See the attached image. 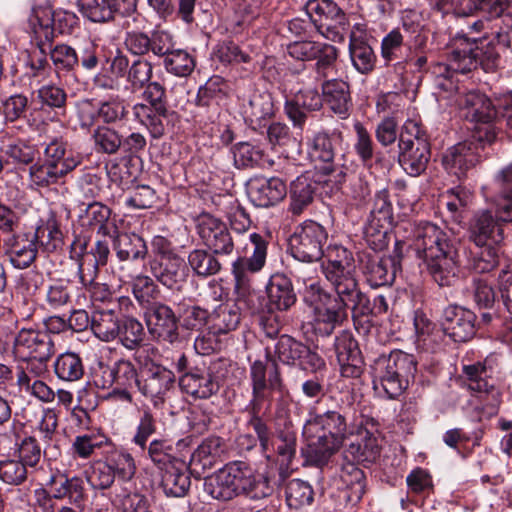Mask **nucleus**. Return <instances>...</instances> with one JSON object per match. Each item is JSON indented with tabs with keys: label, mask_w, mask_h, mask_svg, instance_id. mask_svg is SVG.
Returning a JSON list of instances; mask_svg holds the SVG:
<instances>
[{
	"label": "nucleus",
	"mask_w": 512,
	"mask_h": 512,
	"mask_svg": "<svg viewBox=\"0 0 512 512\" xmlns=\"http://www.w3.org/2000/svg\"><path fill=\"white\" fill-rule=\"evenodd\" d=\"M322 262V272L335 295L323 288L320 281L309 268L296 272V281L303 285L300 291L303 302L312 310L311 326L313 333L320 337H329L336 327L348 319V310L353 318L371 314L368 296L362 292L353 272L352 252L343 246H330Z\"/></svg>",
	"instance_id": "obj_1"
},
{
	"label": "nucleus",
	"mask_w": 512,
	"mask_h": 512,
	"mask_svg": "<svg viewBox=\"0 0 512 512\" xmlns=\"http://www.w3.org/2000/svg\"><path fill=\"white\" fill-rule=\"evenodd\" d=\"M511 38L507 32H497L491 38L470 39L459 37L446 64H438L435 68L437 86L451 92L457 89L452 78L455 73L466 74L479 65L485 70H493L499 61L500 54L510 49Z\"/></svg>",
	"instance_id": "obj_2"
},
{
	"label": "nucleus",
	"mask_w": 512,
	"mask_h": 512,
	"mask_svg": "<svg viewBox=\"0 0 512 512\" xmlns=\"http://www.w3.org/2000/svg\"><path fill=\"white\" fill-rule=\"evenodd\" d=\"M413 248L440 287H451L457 282L459 255L449 232L430 222L420 223L414 230Z\"/></svg>",
	"instance_id": "obj_3"
},
{
	"label": "nucleus",
	"mask_w": 512,
	"mask_h": 512,
	"mask_svg": "<svg viewBox=\"0 0 512 512\" xmlns=\"http://www.w3.org/2000/svg\"><path fill=\"white\" fill-rule=\"evenodd\" d=\"M273 490L269 477L256 472L244 461L229 462L204 481V491L219 501H230L240 495L263 499Z\"/></svg>",
	"instance_id": "obj_4"
},
{
	"label": "nucleus",
	"mask_w": 512,
	"mask_h": 512,
	"mask_svg": "<svg viewBox=\"0 0 512 512\" xmlns=\"http://www.w3.org/2000/svg\"><path fill=\"white\" fill-rule=\"evenodd\" d=\"M347 411L328 410L311 414L305 422L303 435L307 439V460L315 466L325 465L339 451L348 436Z\"/></svg>",
	"instance_id": "obj_5"
},
{
	"label": "nucleus",
	"mask_w": 512,
	"mask_h": 512,
	"mask_svg": "<svg viewBox=\"0 0 512 512\" xmlns=\"http://www.w3.org/2000/svg\"><path fill=\"white\" fill-rule=\"evenodd\" d=\"M498 185L495 209L475 214L469 227V239L476 246L498 245L503 239V224L512 221V163L496 176Z\"/></svg>",
	"instance_id": "obj_6"
},
{
	"label": "nucleus",
	"mask_w": 512,
	"mask_h": 512,
	"mask_svg": "<svg viewBox=\"0 0 512 512\" xmlns=\"http://www.w3.org/2000/svg\"><path fill=\"white\" fill-rule=\"evenodd\" d=\"M341 142V133L319 131L308 142V155L315 169L328 181L339 185L345 182L349 167L345 155L337 157V146Z\"/></svg>",
	"instance_id": "obj_7"
},
{
	"label": "nucleus",
	"mask_w": 512,
	"mask_h": 512,
	"mask_svg": "<svg viewBox=\"0 0 512 512\" xmlns=\"http://www.w3.org/2000/svg\"><path fill=\"white\" fill-rule=\"evenodd\" d=\"M398 148V162L407 174L416 177L426 171L431 159V147L419 123L406 121L399 136Z\"/></svg>",
	"instance_id": "obj_8"
},
{
	"label": "nucleus",
	"mask_w": 512,
	"mask_h": 512,
	"mask_svg": "<svg viewBox=\"0 0 512 512\" xmlns=\"http://www.w3.org/2000/svg\"><path fill=\"white\" fill-rule=\"evenodd\" d=\"M134 360L140 370L138 391L150 399L154 407H159L165 402L167 393L174 387V373L154 362L144 351H137Z\"/></svg>",
	"instance_id": "obj_9"
},
{
	"label": "nucleus",
	"mask_w": 512,
	"mask_h": 512,
	"mask_svg": "<svg viewBox=\"0 0 512 512\" xmlns=\"http://www.w3.org/2000/svg\"><path fill=\"white\" fill-rule=\"evenodd\" d=\"M304 10L306 16L313 21L317 33L334 42L344 39V33L348 26L347 18L334 1L308 0Z\"/></svg>",
	"instance_id": "obj_10"
},
{
	"label": "nucleus",
	"mask_w": 512,
	"mask_h": 512,
	"mask_svg": "<svg viewBox=\"0 0 512 512\" xmlns=\"http://www.w3.org/2000/svg\"><path fill=\"white\" fill-rule=\"evenodd\" d=\"M287 52L296 60H316L314 71L318 81L328 78L335 70L338 50L333 45L309 40L295 41L287 46Z\"/></svg>",
	"instance_id": "obj_11"
},
{
	"label": "nucleus",
	"mask_w": 512,
	"mask_h": 512,
	"mask_svg": "<svg viewBox=\"0 0 512 512\" xmlns=\"http://www.w3.org/2000/svg\"><path fill=\"white\" fill-rule=\"evenodd\" d=\"M327 233L323 226L314 221H305L289 238V247L294 258L303 262L320 260Z\"/></svg>",
	"instance_id": "obj_12"
},
{
	"label": "nucleus",
	"mask_w": 512,
	"mask_h": 512,
	"mask_svg": "<svg viewBox=\"0 0 512 512\" xmlns=\"http://www.w3.org/2000/svg\"><path fill=\"white\" fill-rule=\"evenodd\" d=\"M274 356L285 365L298 366L311 372H318L326 366L317 352L287 334L281 335L275 343Z\"/></svg>",
	"instance_id": "obj_13"
},
{
	"label": "nucleus",
	"mask_w": 512,
	"mask_h": 512,
	"mask_svg": "<svg viewBox=\"0 0 512 512\" xmlns=\"http://www.w3.org/2000/svg\"><path fill=\"white\" fill-rule=\"evenodd\" d=\"M76 24L73 13L66 11L41 10L32 21V30L36 46L45 53V46H50L56 34L70 33Z\"/></svg>",
	"instance_id": "obj_14"
},
{
	"label": "nucleus",
	"mask_w": 512,
	"mask_h": 512,
	"mask_svg": "<svg viewBox=\"0 0 512 512\" xmlns=\"http://www.w3.org/2000/svg\"><path fill=\"white\" fill-rule=\"evenodd\" d=\"M196 231L208 250L220 256L231 255L234 241L227 225L209 213L200 214L196 220Z\"/></svg>",
	"instance_id": "obj_15"
},
{
	"label": "nucleus",
	"mask_w": 512,
	"mask_h": 512,
	"mask_svg": "<svg viewBox=\"0 0 512 512\" xmlns=\"http://www.w3.org/2000/svg\"><path fill=\"white\" fill-rule=\"evenodd\" d=\"M12 352L17 360L50 359L54 342L46 331L24 327L14 337Z\"/></svg>",
	"instance_id": "obj_16"
},
{
	"label": "nucleus",
	"mask_w": 512,
	"mask_h": 512,
	"mask_svg": "<svg viewBox=\"0 0 512 512\" xmlns=\"http://www.w3.org/2000/svg\"><path fill=\"white\" fill-rule=\"evenodd\" d=\"M274 389L252 390V397L245 408L248 414L247 427L258 436L262 451L269 449L272 430L265 416L270 413Z\"/></svg>",
	"instance_id": "obj_17"
},
{
	"label": "nucleus",
	"mask_w": 512,
	"mask_h": 512,
	"mask_svg": "<svg viewBox=\"0 0 512 512\" xmlns=\"http://www.w3.org/2000/svg\"><path fill=\"white\" fill-rule=\"evenodd\" d=\"M442 332L457 343H465L476 334V315L459 305L444 308L439 320Z\"/></svg>",
	"instance_id": "obj_18"
},
{
	"label": "nucleus",
	"mask_w": 512,
	"mask_h": 512,
	"mask_svg": "<svg viewBox=\"0 0 512 512\" xmlns=\"http://www.w3.org/2000/svg\"><path fill=\"white\" fill-rule=\"evenodd\" d=\"M145 317L150 334L157 340L174 343L179 339V319L170 306L160 302L149 303Z\"/></svg>",
	"instance_id": "obj_19"
},
{
	"label": "nucleus",
	"mask_w": 512,
	"mask_h": 512,
	"mask_svg": "<svg viewBox=\"0 0 512 512\" xmlns=\"http://www.w3.org/2000/svg\"><path fill=\"white\" fill-rule=\"evenodd\" d=\"M481 158L478 145L474 141H464L449 147L443 153L442 165L449 174L462 179L480 163Z\"/></svg>",
	"instance_id": "obj_20"
},
{
	"label": "nucleus",
	"mask_w": 512,
	"mask_h": 512,
	"mask_svg": "<svg viewBox=\"0 0 512 512\" xmlns=\"http://www.w3.org/2000/svg\"><path fill=\"white\" fill-rule=\"evenodd\" d=\"M286 194V184L278 177H254L248 183L249 198L257 207L274 206L281 202Z\"/></svg>",
	"instance_id": "obj_21"
},
{
	"label": "nucleus",
	"mask_w": 512,
	"mask_h": 512,
	"mask_svg": "<svg viewBox=\"0 0 512 512\" xmlns=\"http://www.w3.org/2000/svg\"><path fill=\"white\" fill-rule=\"evenodd\" d=\"M49 484L52 495L50 496L43 491V499H39V504L42 507H45L46 503L51 502L52 498L56 500L68 498L69 502L76 506L81 505L86 498L84 481L79 476L69 477L67 474L53 475L50 478Z\"/></svg>",
	"instance_id": "obj_22"
},
{
	"label": "nucleus",
	"mask_w": 512,
	"mask_h": 512,
	"mask_svg": "<svg viewBox=\"0 0 512 512\" xmlns=\"http://www.w3.org/2000/svg\"><path fill=\"white\" fill-rule=\"evenodd\" d=\"M150 269L152 275L169 289L179 290L188 276L187 267L178 255L156 257Z\"/></svg>",
	"instance_id": "obj_23"
},
{
	"label": "nucleus",
	"mask_w": 512,
	"mask_h": 512,
	"mask_svg": "<svg viewBox=\"0 0 512 512\" xmlns=\"http://www.w3.org/2000/svg\"><path fill=\"white\" fill-rule=\"evenodd\" d=\"M361 270L371 287L391 284L396 276L394 258L380 257L377 254L363 253L360 256Z\"/></svg>",
	"instance_id": "obj_24"
},
{
	"label": "nucleus",
	"mask_w": 512,
	"mask_h": 512,
	"mask_svg": "<svg viewBox=\"0 0 512 512\" xmlns=\"http://www.w3.org/2000/svg\"><path fill=\"white\" fill-rule=\"evenodd\" d=\"M323 105V95L317 89L299 90L291 99L285 102V112L295 127L303 128L307 112L318 111Z\"/></svg>",
	"instance_id": "obj_25"
},
{
	"label": "nucleus",
	"mask_w": 512,
	"mask_h": 512,
	"mask_svg": "<svg viewBox=\"0 0 512 512\" xmlns=\"http://www.w3.org/2000/svg\"><path fill=\"white\" fill-rule=\"evenodd\" d=\"M489 372L490 369L486 363L477 362L463 366V374L468 380V389L491 397L494 404H499L501 393Z\"/></svg>",
	"instance_id": "obj_26"
},
{
	"label": "nucleus",
	"mask_w": 512,
	"mask_h": 512,
	"mask_svg": "<svg viewBox=\"0 0 512 512\" xmlns=\"http://www.w3.org/2000/svg\"><path fill=\"white\" fill-rule=\"evenodd\" d=\"M252 254L239 257L232 265V274L249 275L262 270L266 263L268 241L258 233L249 236Z\"/></svg>",
	"instance_id": "obj_27"
},
{
	"label": "nucleus",
	"mask_w": 512,
	"mask_h": 512,
	"mask_svg": "<svg viewBox=\"0 0 512 512\" xmlns=\"http://www.w3.org/2000/svg\"><path fill=\"white\" fill-rule=\"evenodd\" d=\"M5 246L10 263L17 269L28 268L36 259L38 247L31 234L14 235Z\"/></svg>",
	"instance_id": "obj_28"
},
{
	"label": "nucleus",
	"mask_w": 512,
	"mask_h": 512,
	"mask_svg": "<svg viewBox=\"0 0 512 512\" xmlns=\"http://www.w3.org/2000/svg\"><path fill=\"white\" fill-rule=\"evenodd\" d=\"M236 299L234 304L241 314L256 315L263 311L264 297L251 286L249 275L233 274Z\"/></svg>",
	"instance_id": "obj_29"
},
{
	"label": "nucleus",
	"mask_w": 512,
	"mask_h": 512,
	"mask_svg": "<svg viewBox=\"0 0 512 512\" xmlns=\"http://www.w3.org/2000/svg\"><path fill=\"white\" fill-rule=\"evenodd\" d=\"M323 100L330 109L346 118L352 106L349 84L340 79L324 80L321 84Z\"/></svg>",
	"instance_id": "obj_30"
},
{
	"label": "nucleus",
	"mask_w": 512,
	"mask_h": 512,
	"mask_svg": "<svg viewBox=\"0 0 512 512\" xmlns=\"http://www.w3.org/2000/svg\"><path fill=\"white\" fill-rule=\"evenodd\" d=\"M115 389L112 393L120 400L131 403L133 397L131 390H138V381L140 378V370L127 359H119L114 362Z\"/></svg>",
	"instance_id": "obj_31"
},
{
	"label": "nucleus",
	"mask_w": 512,
	"mask_h": 512,
	"mask_svg": "<svg viewBox=\"0 0 512 512\" xmlns=\"http://www.w3.org/2000/svg\"><path fill=\"white\" fill-rule=\"evenodd\" d=\"M380 452L381 446L378 438L366 428L358 432L357 439L346 449L347 457H351L364 466L374 463L379 458Z\"/></svg>",
	"instance_id": "obj_32"
},
{
	"label": "nucleus",
	"mask_w": 512,
	"mask_h": 512,
	"mask_svg": "<svg viewBox=\"0 0 512 512\" xmlns=\"http://www.w3.org/2000/svg\"><path fill=\"white\" fill-rule=\"evenodd\" d=\"M161 485L166 495L183 497L191 485L189 469L182 460L174 461L162 469Z\"/></svg>",
	"instance_id": "obj_33"
},
{
	"label": "nucleus",
	"mask_w": 512,
	"mask_h": 512,
	"mask_svg": "<svg viewBox=\"0 0 512 512\" xmlns=\"http://www.w3.org/2000/svg\"><path fill=\"white\" fill-rule=\"evenodd\" d=\"M181 389L194 398L207 399L219 390V384L212 374L195 369L180 377Z\"/></svg>",
	"instance_id": "obj_34"
},
{
	"label": "nucleus",
	"mask_w": 512,
	"mask_h": 512,
	"mask_svg": "<svg viewBox=\"0 0 512 512\" xmlns=\"http://www.w3.org/2000/svg\"><path fill=\"white\" fill-rule=\"evenodd\" d=\"M270 310L286 311L296 302L291 280L284 274H274L267 285Z\"/></svg>",
	"instance_id": "obj_35"
},
{
	"label": "nucleus",
	"mask_w": 512,
	"mask_h": 512,
	"mask_svg": "<svg viewBox=\"0 0 512 512\" xmlns=\"http://www.w3.org/2000/svg\"><path fill=\"white\" fill-rule=\"evenodd\" d=\"M68 174L69 172L38 158L28 170L29 186L35 190L49 188L62 183Z\"/></svg>",
	"instance_id": "obj_36"
},
{
	"label": "nucleus",
	"mask_w": 512,
	"mask_h": 512,
	"mask_svg": "<svg viewBox=\"0 0 512 512\" xmlns=\"http://www.w3.org/2000/svg\"><path fill=\"white\" fill-rule=\"evenodd\" d=\"M334 351L338 363L342 367V373H347L348 369H353V372L356 373L359 372L360 350L351 332L343 330L336 336Z\"/></svg>",
	"instance_id": "obj_37"
},
{
	"label": "nucleus",
	"mask_w": 512,
	"mask_h": 512,
	"mask_svg": "<svg viewBox=\"0 0 512 512\" xmlns=\"http://www.w3.org/2000/svg\"><path fill=\"white\" fill-rule=\"evenodd\" d=\"M243 114L250 125L265 126L264 122L274 115L272 96L267 92L253 93L247 103L243 104Z\"/></svg>",
	"instance_id": "obj_38"
},
{
	"label": "nucleus",
	"mask_w": 512,
	"mask_h": 512,
	"mask_svg": "<svg viewBox=\"0 0 512 512\" xmlns=\"http://www.w3.org/2000/svg\"><path fill=\"white\" fill-rule=\"evenodd\" d=\"M114 250L121 262L144 260L148 249L144 239L135 233H120L114 240Z\"/></svg>",
	"instance_id": "obj_39"
},
{
	"label": "nucleus",
	"mask_w": 512,
	"mask_h": 512,
	"mask_svg": "<svg viewBox=\"0 0 512 512\" xmlns=\"http://www.w3.org/2000/svg\"><path fill=\"white\" fill-rule=\"evenodd\" d=\"M225 440L219 436H210L202 441L191 457L193 465H200L202 469H211L222 460L226 453Z\"/></svg>",
	"instance_id": "obj_40"
},
{
	"label": "nucleus",
	"mask_w": 512,
	"mask_h": 512,
	"mask_svg": "<svg viewBox=\"0 0 512 512\" xmlns=\"http://www.w3.org/2000/svg\"><path fill=\"white\" fill-rule=\"evenodd\" d=\"M316 184L308 176L297 177L290 186L288 211L294 216L301 215L314 199Z\"/></svg>",
	"instance_id": "obj_41"
},
{
	"label": "nucleus",
	"mask_w": 512,
	"mask_h": 512,
	"mask_svg": "<svg viewBox=\"0 0 512 512\" xmlns=\"http://www.w3.org/2000/svg\"><path fill=\"white\" fill-rule=\"evenodd\" d=\"M373 366L391 371L402 378H414L417 370L414 356L401 350H394L389 355L378 357Z\"/></svg>",
	"instance_id": "obj_42"
},
{
	"label": "nucleus",
	"mask_w": 512,
	"mask_h": 512,
	"mask_svg": "<svg viewBox=\"0 0 512 512\" xmlns=\"http://www.w3.org/2000/svg\"><path fill=\"white\" fill-rule=\"evenodd\" d=\"M72 297L69 279H51L44 290L43 305L49 311H60L72 305Z\"/></svg>",
	"instance_id": "obj_43"
},
{
	"label": "nucleus",
	"mask_w": 512,
	"mask_h": 512,
	"mask_svg": "<svg viewBox=\"0 0 512 512\" xmlns=\"http://www.w3.org/2000/svg\"><path fill=\"white\" fill-rule=\"evenodd\" d=\"M133 114L135 118L149 130L151 136L155 139L164 135L166 122L171 115L167 108H164L162 112L160 109L151 108L143 103H138L133 107Z\"/></svg>",
	"instance_id": "obj_44"
},
{
	"label": "nucleus",
	"mask_w": 512,
	"mask_h": 512,
	"mask_svg": "<svg viewBox=\"0 0 512 512\" xmlns=\"http://www.w3.org/2000/svg\"><path fill=\"white\" fill-rule=\"evenodd\" d=\"M341 480L346 487L347 502L352 505L359 503L366 492V476L364 471L354 463L347 462L342 467Z\"/></svg>",
	"instance_id": "obj_45"
},
{
	"label": "nucleus",
	"mask_w": 512,
	"mask_h": 512,
	"mask_svg": "<svg viewBox=\"0 0 512 512\" xmlns=\"http://www.w3.org/2000/svg\"><path fill=\"white\" fill-rule=\"evenodd\" d=\"M79 12L91 22H108L121 9L118 0H79Z\"/></svg>",
	"instance_id": "obj_46"
},
{
	"label": "nucleus",
	"mask_w": 512,
	"mask_h": 512,
	"mask_svg": "<svg viewBox=\"0 0 512 512\" xmlns=\"http://www.w3.org/2000/svg\"><path fill=\"white\" fill-rule=\"evenodd\" d=\"M43 161L51 163L67 172H72L80 163V159L67 151V144L62 139L54 138L43 150Z\"/></svg>",
	"instance_id": "obj_47"
},
{
	"label": "nucleus",
	"mask_w": 512,
	"mask_h": 512,
	"mask_svg": "<svg viewBox=\"0 0 512 512\" xmlns=\"http://www.w3.org/2000/svg\"><path fill=\"white\" fill-rule=\"evenodd\" d=\"M111 499L121 512H153L151 502L145 495L132 493L122 485L114 487Z\"/></svg>",
	"instance_id": "obj_48"
},
{
	"label": "nucleus",
	"mask_w": 512,
	"mask_h": 512,
	"mask_svg": "<svg viewBox=\"0 0 512 512\" xmlns=\"http://www.w3.org/2000/svg\"><path fill=\"white\" fill-rule=\"evenodd\" d=\"M120 321L113 310H97L91 316V329L98 339L110 342L119 335Z\"/></svg>",
	"instance_id": "obj_49"
},
{
	"label": "nucleus",
	"mask_w": 512,
	"mask_h": 512,
	"mask_svg": "<svg viewBox=\"0 0 512 512\" xmlns=\"http://www.w3.org/2000/svg\"><path fill=\"white\" fill-rule=\"evenodd\" d=\"M349 53L354 68L361 74L373 71L376 55L371 46L362 38L351 35Z\"/></svg>",
	"instance_id": "obj_50"
},
{
	"label": "nucleus",
	"mask_w": 512,
	"mask_h": 512,
	"mask_svg": "<svg viewBox=\"0 0 512 512\" xmlns=\"http://www.w3.org/2000/svg\"><path fill=\"white\" fill-rule=\"evenodd\" d=\"M217 254L205 249H194L188 255V264L193 272L203 278L218 274L222 264Z\"/></svg>",
	"instance_id": "obj_51"
},
{
	"label": "nucleus",
	"mask_w": 512,
	"mask_h": 512,
	"mask_svg": "<svg viewBox=\"0 0 512 512\" xmlns=\"http://www.w3.org/2000/svg\"><path fill=\"white\" fill-rule=\"evenodd\" d=\"M111 466L112 473L118 479L116 486L130 482L136 474V464L133 456L124 450L111 452L104 459Z\"/></svg>",
	"instance_id": "obj_52"
},
{
	"label": "nucleus",
	"mask_w": 512,
	"mask_h": 512,
	"mask_svg": "<svg viewBox=\"0 0 512 512\" xmlns=\"http://www.w3.org/2000/svg\"><path fill=\"white\" fill-rule=\"evenodd\" d=\"M31 235L37 247H41L47 252H53L63 244V234L54 217L47 219L39 225Z\"/></svg>",
	"instance_id": "obj_53"
},
{
	"label": "nucleus",
	"mask_w": 512,
	"mask_h": 512,
	"mask_svg": "<svg viewBox=\"0 0 512 512\" xmlns=\"http://www.w3.org/2000/svg\"><path fill=\"white\" fill-rule=\"evenodd\" d=\"M273 371L269 378H266L267 366L261 360H256L250 367V379L252 390L262 389H280L282 387V378L276 360H273Z\"/></svg>",
	"instance_id": "obj_54"
},
{
	"label": "nucleus",
	"mask_w": 512,
	"mask_h": 512,
	"mask_svg": "<svg viewBox=\"0 0 512 512\" xmlns=\"http://www.w3.org/2000/svg\"><path fill=\"white\" fill-rule=\"evenodd\" d=\"M56 376L67 382L80 380L84 375V365L81 357L74 352L60 354L54 363Z\"/></svg>",
	"instance_id": "obj_55"
},
{
	"label": "nucleus",
	"mask_w": 512,
	"mask_h": 512,
	"mask_svg": "<svg viewBox=\"0 0 512 512\" xmlns=\"http://www.w3.org/2000/svg\"><path fill=\"white\" fill-rule=\"evenodd\" d=\"M234 165L238 169L263 166L266 162L264 151L249 142H239L231 148Z\"/></svg>",
	"instance_id": "obj_56"
},
{
	"label": "nucleus",
	"mask_w": 512,
	"mask_h": 512,
	"mask_svg": "<svg viewBox=\"0 0 512 512\" xmlns=\"http://www.w3.org/2000/svg\"><path fill=\"white\" fill-rule=\"evenodd\" d=\"M374 386L380 385L390 399H395L403 394L412 378H402L391 371L373 366Z\"/></svg>",
	"instance_id": "obj_57"
},
{
	"label": "nucleus",
	"mask_w": 512,
	"mask_h": 512,
	"mask_svg": "<svg viewBox=\"0 0 512 512\" xmlns=\"http://www.w3.org/2000/svg\"><path fill=\"white\" fill-rule=\"evenodd\" d=\"M29 470L15 456L0 454V481L6 485L19 486L28 479Z\"/></svg>",
	"instance_id": "obj_58"
},
{
	"label": "nucleus",
	"mask_w": 512,
	"mask_h": 512,
	"mask_svg": "<svg viewBox=\"0 0 512 512\" xmlns=\"http://www.w3.org/2000/svg\"><path fill=\"white\" fill-rule=\"evenodd\" d=\"M461 104L470 109V115L476 122H491L495 117L492 102L481 93H467L463 97Z\"/></svg>",
	"instance_id": "obj_59"
},
{
	"label": "nucleus",
	"mask_w": 512,
	"mask_h": 512,
	"mask_svg": "<svg viewBox=\"0 0 512 512\" xmlns=\"http://www.w3.org/2000/svg\"><path fill=\"white\" fill-rule=\"evenodd\" d=\"M85 475L90 487L100 491L111 489L116 480L111 466L102 459L92 462L85 471Z\"/></svg>",
	"instance_id": "obj_60"
},
{
	"label": "nucleus",
	"mask_w": 512,
	"mask_h": 512,
	"mask_svg": "<svg viewBox=\"0 0 512 512\" xmlns=\"http://www.w3.org/2000/svg\"><path fill=\"white\" fill-rule=\"evenodd\" d=\"M119 335H117L120 343L129 350L139 348L145 338L144 327L137 319L126 317L120 321Z\"/></svg>",
	"instance_id": "obj_61"
},
{
	"label": "nucleus",
	"mask_w": 512,
	"mask_h": 512,
	"mask_svg": "<svg viewBox=\"0 0 512 512\" xmlns=\"http://www.w3.org/2000/svg\"><path fill=\"white\" fill-rule=\"evenodd\" d=\"M4 154L14 164L30 167L38 159L39 149L35 144L18 139L4 147Z\"/></svg>",
	"instance_id": "obj_62"
},
{
	"label": "nucleus",
	"mask_w": 512,
	"mask_h": 512,
	"mask_svg": "<svg viewBox=\"0 0 512 512\" xmlns=\"http://www.w3.org/2000/svg\"><path fill=\"white\" fill-rule=\"evenodd\" d=\"M241 315L234 303L221 304L212 315L213 327L217 333L233 331L238 327Z\"/></svg>",
	"instance_id": "obj_63"
},
{
	"label": "nucleus",
	"mask_w": 512,
	"mask_h": 512,
	"mask_svg": "<svg viewBox=\"0 0 512 512\" xmlns=\"http://www.w3.org/2000/svg\"><path fill=\"white\" fill-rule=\"evenodd\" d=\"M285 496L290 508L299 509L313 502L314 492L307 482L292 479L286 485Z\"/></svg>",
	"instance_id": "obj_64"
}]
</instances>
